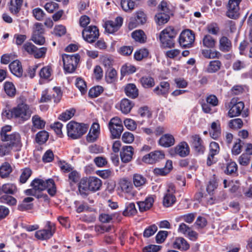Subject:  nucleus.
<instances>
[{
	"mask_svg": "<svg viewBox=\"0 0 252 252\" xmlns=\"http://www.w3.org/2000/svg\"><path fill=\"white\" fill-rule=\"evenodd\" d=\"M243 144L240 139H237L232 149V154L235 155L239 154L241 152V148Z\"/></svg>",
	"mask_w": 252,
	"mask_h": 252,
	"instance_id": "0e129e2a",
	"label": "nucleus"
},
{
	"mask_svg": "<svg viewBox=\"0 0 252 252\" xmlns=\"http://www.w3.org/2000/svg\"><path fill=\"white\" fill-rule=\"evenodd\" d=\"M209 133L211 137L214 139H217L220 136V123L219 120L212 123Z\"/></svg>",
	"mask_w": 252,
	"mask_h": 252,
	"instance_id": "bb28decb",
	"label": "nucleus"
},
{
	"mask_svg": "<svg viewBox=\"0 0 252 252\" xmlns=\"http://www.w3.org/2000/svg\"><path fill=\"white\" fill-rule=\"evenodd\" d=\"M216 41L210 35H206L203 39V44L208 48H213L215 46Z\"/></svg>",
	"mask_w": 252,
	"mask_h": 252,
	"instance_id": "13d9d810",
	"label": "nucleus"
},
{
	"mask_svg": "<svg viewBox=\"0 0 252 252\" xmlns=\"http://www.w3.org/2000/svg\"><path fill=\"white\" fill-rule=\"evenodd\" d=\"M14 149L11 146L5 142L0 144V156L2 157L10 153V151Z\"/></svg>",
	"mask_w": 252,
	"mask_h": 252,
	"instance_id": "864d4df0",
	"label": "nucleus"
},
{
	"mask_svg": "<svg viewBox=\"0 0 252 252\" xmlns=\"http://www.w3.org/2000/svg\"><path fill=\"white\" fill-rule=\"evenodd\" d=\"M202 53L207 59L219 58L220 56V53L216 50H203Z\"/></svg>",
	"mask_w": 252,
	"mask_h": 252,
	"instance_id": "09e8293b",
	"label": "nucleus"
},
{
	"mask_svg": "<svg viewBox=\"0 0 252 252\" xmlns=\"http://www.w3.org/2000/svg\"><path fill=\"white\" fill-rule=\"evenodd\" d=\"M148 55V52L147 49H140L135 52L134 55L135 59L137 61H141L144 58L146 57Z\"/></svg>",
	"mask_w": 252,
	"mask_h": 252,
	"instance_id": "e2e57ef3",
	"label": "nucleus"
},
{
	"mask_svg": "<svg viewBox=\"0 0 252 252\" xmlns=\"http://www.w3.org/2000/svg\"><path fill=\"white\" fill-rule=\"evenodd\" d=\"M120 186L122 190L133 197L135 192L133 190V187L131 183L126 178L121 179L119 182Z\"/></svg>",
	"mask_w": 252,
	"mask_h": 252,
	"instance_id": "b1692460",
	"label": "nucleus"
},
{
	"mask_svg": "<svg viewBox=\"0 0 252 252\" xmlns=\"http://www.w3.org/2000/svg\"><path fill=\"white\" fill-rule=\"evenodd\" d=\"M122 9L126 12L131 11L135 7V2L132 0H121Z\"/></svg>",
	"mask_w": 252,
	"mask_h": 252,
	"instance_id": "37998d69",
	"label": "nucleus"
},
{
	"mask_svg": "<svg viewBox=\"0 0 252 252\" xmlns=\"http://www.w3.org/2000/svg\"><path fill=\"white\" fill-rule=\"evenodd\" d=\"M218 186V183L214 178L210 180L206 188L207 191L210 194H213V191L217 189Z\"/></svg>",
	"mask_w": 252,
	"mask_h": 252,
	"instance_id": "69168bd1",
	"label": "nucleus"
},
{
	"mask_svg": "<svg viewBox=\"0 0 252 252\" xmlns=\"http://www.w3.org/2000/svg\"><path fill=\"white\" fill-rule=\"evenodd\" d=\"M23 3V0H10L9 4V9L13 14H17L21 9Z\"/></svg>",
	"mask_w": 252,
	"mask_h": 252,
	"instance_id": "c9c22d12",
	"label": "nucleus"
},
{
	"mask_svg": "<svg viewBox=\"0 0 252 252\" xmlns=\"http://www.w3.org/2000/svg\"><path fill=\"white\" fill-rule=\"evenodd\" d=\"M75 112V110L73 108L67 110L60 115L59 119L63 121L66 122L74 115Z\"/></svg>",
	"mask_w": 252,
	"mask_h": 252,
	"instance_id": "de8ad7c7",
	"label": "nucleus"
},
{
	"mask_svg": "<svg viewBox=\"0 0 252 252\" xmlns=\"http://www.w3.org/2000/svg\"><path fill=\"white\" fill-rule=\"evenodd\" d=\"M226 107L229 109L228 116L230 118L239 116L244 108V103L242 101H237L235 98H232Z\"/></svg>",
	"mask_w": 252,
	"mask_h": 252,
	"instance_id": "1a4fd4ad",
	"label": "nucleus"
},
{
	"mask_svg": "<svg viewBox=\"0 0 252 252\" xmlns=\"http://www.w3.org/2000/svg\"><path fill=\"white\" fill-rule=\"evenodd\" d=\"M175 152L181 157H185L189 154V147L187 142H182L175 147Z\"/></svg>",
	"mask_w": 252,
	"mask_h": 252,
	"instance_id": "a878e982",
	"label": "nucleus"
},
{
	"mask_svg": "<svg viewBox=\"0 0 252 252\" xmlns=\"http://www.w3.org/2000/svg\"><path fill=\"white\" fill-rule=\"evenodd\" d=\"M243 123L242 119L236 118L231 120L228 123L230 128L232 129H239L242 127Z\"/></svg>",
	"mask_w": 252,
	"mask_h": 252,
	"instance_id": "bf43d9fd",
	"label": "nucleus"
},
{
	"mask_svg": "<svg viewBox=\"0 0 252 252\" xmlns=\"http://www.w3.org/2000/svg\"><path fill=\"white\" fill-rule=\"evenodd\" d=\"M135 20L139 25H143L147 21V17L146 14L142 11L137 12Z\"/></svg>",
	"mask_w": 252,
	"mask_h": 252,
	"instance_id": "338daca9",
	"label": "nucleus"
},
{
	"mask_svg": "<svg viewBox=\"0 0 252 252\" xmlns=\"http://www.w3.org/2000/svg\"><path fill=\"white\" fill-rule=\"evenodd\" d=\"M9 68L11 73L18 77H21L23 74V69L21 62L15 60L11 63Z\"/></svg>",
	"mask_w": 252,
	"mask_h": 252,
	"instance_id": "5701e85b",
	"label": "nucleus"
},
{
	"mask_svg": "<svg viewBox=\"0 0 252 252\" xmlns=\"http://www.w3.org/2000/svg\"><path fill=\"white\" fill-rule=\"evenodd\" d=\"M174 249L186 251L189 248V245L187 241L183 238H177L173 244Z\"/></svg>",
	"mask_w": 252,
	"mask_h": 252,
	"instance_id": "2f4dec72",
	"label": "nucleus"
},
{
	"mask_svg": "<svg viewBox=\"0 0 252 252\" xmlns=\"http://www.w3.org/2000/svg\"><path fill=\"white\" fill-rule=\"evenodd\" d=\"M195 36L193 32L189 30L183 31L179 36V42L183 47H190L193 43Z\"/></svg>",
	"mask_w": 252,
	"mask_h": 252,
	"instance_id": "9b49d317",
	"label": "nucleus"
},
{
	"mask_svg": "<svg viewBox=\"0 0 252 252\" xmlns=\"http://www.w3.org/2000/svg\"><path fill=\"white\" fill-rule=\"evenodd\" d=\"M51 67L48 65L42 68L39 72L40 78L45 80H50V77L52 73Z\"/></svg>",
	"mask_w": 252,
	"mask_h": 252,
	"instance_id": "49530a36",
	"label": "nucleus"
},
{
	"mask_svg": "<svg viewBox=\"0 0 252 252\" xmlns=\"http://www.w3.org/2000/svg\"><path fill=\"white\" fill-rule=\"evenodd\" d=\"M31 186L39 192L47 189L48 193L51 196H54L57 191L54 181L52 179L44 181L36 178L32 182Z\"/></svg>",
	"mask_w": 252,
	"mask_h": 252,
	"instance_id": "f257e3e1",
	"label": "nucleus"
},
{
	"mask_svg": "<svg viewBox=\"0 0 252 252\" xmlns=\"http://www.w3.org/2000/svg\"><path fill=\"white\" fill-rule=\"evenodd\" d=\"M221 65V62L219 60L212 61L206 69V71L208 73H215L219 70Z\"/></svg>",
	"mask_w": 252,
	"mask_h": 252,
	"instance_id": "4c0bfd02",
	"label": "nucleus"
},
{
	"mask_svg": "<svg viewBox=\"0 0 252 252\" xmlns=\"http://www.w3.org/2000/svg\"><path fill=\"white\" fill-rule=\"evenodd\" d=\"M13 113L14 115V118L22 122H25L30 119L32 111L28 105L22 103L13 108Z\"/></svg>",
	"mask_w": 252,
	"mask_h": 252,
	"instance_id": "423d86ee",
	"label": "nucleus"
},
{
	"mask_svg": "<svg viewBox=\"0 0 252 252\" xmlns=\"http://www.w3.org/2000/svg\"><path fill=\"white\" fill-rule=\"evenodd\" d=\"M56 227L54 224L47 221L46 228L36 231L35 237L39 240H44L50 239L54 234Z\"/></svg>",
	"mask_w": 252,
	"mask_h": 252,
	"instance_id": "9d476101",
	"label": "nucleus"
},
{
	"mask_svg": "<svg viewBox=\"0 0 252 252\" xmlns=\"http://www.w3.org/2000/svg\"><path fill=\"white\" fill-rule=\"evenodd\" d=\"M80 58V57L78 54H63L62 59L64 71L69 73L73 72L76 68Z\"/></svg>",
	"mask_w": 252,
	"mask_h": 252,
	"instance_id": "20e7f679",
	"label": "nucleus"
},
{
	"mask_svg": "<svg viewBox=\"0 0 252 252\" xmlns=\"http://www.w3.org/2000/svg\"><path fill=\"white\" fill-rule=\"evenodd\" d=\"M100 133V126L97 123H94L87 136V140L89 142H94L98 138Z\"/></svg>",
	"mask_w": 252,
	"mask_h": 252,
	"instance_id": "4be33fe9",
	"label": "nucleus"
},
{
	"mask_svg": "<svg viewBox=\"0 0 252 252\" xmlns=\"http://www.w3.org/2000/svg\"><path fill=\"white\" fill-rule=\"evenodd\" d=\"M175 143L174 136L170 133L162 134L158 141V144L161 147L169 148Z\"/></svg>",
	"mask_w": 252,
	"mask_h": 252,
	"instance_id": "412c9836",
	"label": "nucleus"
},
{
	"mask_svg": "<svg viewBox=\"0 0 252 252\" xmlns=\"http://www.w3.org/2000/svg\"><path fill=\"white\" fill-rule=\"evenodd\" d=\"M103 92L101 86H97L92 88L89 92V96L91 98L96 97Z\"/></svg>",
	"mask_w": 252,
	"mask_h": 252,
	"instance_id": "5fc2aeb1",
	"label": "nucleus"
},
{
	"mask_svg": "<svg viewBox=\"0 0 252 252\" xmlns=\"http://www.w3.org/2000/svg\"><path fill=\"white\" fill-rule=\"evenodd\" d=\"M106 81L108 83H112L117 79V71L113 68L108 69L105 74Z\"/></svg>",
	"mask_w": 252,
	"mask_h": 252,
	"instance_id": "a18cd8bd",
	"label": "nucleus"
},
{
	"mask_svg": "<svg viewBox=\"0 0 252 252\" xmlns=\"http://www.w3.org/2000/svg\"><path fill=\"white\" fill-rule=\"evenodd\" d=\"M137 211L134 203H129L126 204V208L123 212L125 217L132 216L136 214Z\"/></svg>",
	"mask_w": 252,
	"mask_h": 252,
	"instance_id": "e433bc0d",
	"label": "nucleus"
},
{
	"mask_svg": "<svg viewBox=\"0 0 252 252\" xmlns=\"http://www.w3.org/2000/svg\"><path fill=\"white\" fill-rule=\"evenodd\" d=\"M0 202L7 204L9 205H14L16 204V199L12 196L6 194L3 195L0 197Z\"/></svg>",
	"mask_w": 252,
	"mask_h": 252,
	"instance_id": "603ef678",
	"label": "nucleus"
},
{
	"mask_svg": "<svg viewBox=\"0 0 252 252\" xmlns=\"http://www.w3.org/2000/svg\"><path fill=\"white\" fill-rule=\"evenodd\" d=\"M32 122L33 126L32 129H42L45 125V121L42 120L38 115H34L32 117Z\"/></svg>",
	"mask_w": 252,
	"mask_h": 252,
	"instance_id": "79ce46f5",
	"label": "nucleus"
},
{
	"mask_svg": "<svg viewBox=\"0 0 252 252\" xmlns=\"http://www.w3.org/2000/svg\"><path fill=\"white\" fill-rule=\"evenodd\" d=\"M88 178H82L78 185V190L82 196H86L88 194L90 191V187L89 186Z\"/></svg>",
	"mask_w": 252,
	"mask_h": 252,
	"instance_id": "473e14b6",
	"label": "nucleus"
},
{
	"mask_svg": "<svg viewBox=\"0 0 252 252\" xmlns=\"http://www.w3.org/2000/svg\"><path fill=\"white\" fill-rule=\"evenodd\" d=\"M157 230L158 227L156 225H151L144 230L143 235L145 237H149L154 235Z\"/></svg>",
	"mask_w": 252,
	"mask_h": 252,
	"instance_id": "774afa93",
	"label": "nucleus"
},
{
	"mask_svg": "<svg viewBox=\"0 0 252 252\" xmlns=\"http://www.w3.org/2000/svg\"><path fill=\"white\" fill-rule=\"evenodd\" d=\"M159 12L155 16L157 24L161 25L166 23L169 20L172 12L166 1H162L158 5Z\"/></svg>",
	"mask_w": 252,
	"mask_h": 252,
	"instance_id": "39448f33",
	"label": "nucleus"
},
{
	"mask_svg": "<svg viewBox=\"0 0 252 252\" xmlns=\"http://www.w3.org/2000/svg\"><path fill=\"white\" fill-rule=\"evenodd\" d=\"M154 198L153 196H149L144 201L137 202L139 211L141 212L146 211L150 209L153 205Z\"/></svg>",
	"mask_w": 252,
	"mask_h": 252,
	"instance_id": "cd10ccee",
	"label": "nucleus"
},
{
	"mask_svg": "<svg viewBox=\"0 0 252 252\" xmlns=\"http://www.w3.org/2000/svg\"><path fill=\"white\" fill-rule=\"evenodd\" d=\"M31 39L35 44L39 45H43L45 42L43 34L32 33Z\"/></svg>",
	"mask_w": 252,
	"mask_h": 252,
	"instance_id": "4d7b16f0",
	"label": "nucleus"
},
{
	"mask_svg": "<svg viewBox=\"0 0 252 252\" xmlns=\"http://www.w3.org/2000/svg\"><path fill=\"white\" fill-rule=\"evenodd\" d=\"M191 146L198 154H203L205 150L203 140L199 135H193L191 137Z\"/></svg>",
	"mask_w": 252,
	"mask_h": 252,
	"instance_id": "a211bd4d",
	"label": "nucleus"
},
{
	"mask_svg": "<svg viewBox=\"0 0 252 252\" xmlns=\"http://www.w3.org/2000/svg\"><path fill=\"white\" fill-rule=\"evenodd\" d=\"M14 148V151H19L21 147L20 135L18 133L14 132L6 136L5 139H1Z\"/></svg>",
	"mask_w": 252,
	"mask_h": 252,
	"instance_id": "dca6fc26",
	"label": "nucleus"
},
{
	"mask_svg": "<svg viewBox=\"0 0 252 252\" xmlns=\"http://www.w3.org/2000/svg\"><path fill=\"white\" fill-rule=\"evenodd\" d=\"M134 105L132 101L127 98H124L120 102V109L123 114H127L130 112Z\"/></svg>",
	"mask_w": 252,
	"mask_h": 252,
	"instance_id": "c85d7f7f",
	"label": "nucleus"
},
{
	"mask_svg": "<svg viewBox=\"0 0 252 252\" xmlns=\"http://www.w3.org/2000/svg\"><path fill=\"white\" fill-rule=\"evenodd\" d=\"M135 71V67L131 64H126L123 65L121 69V74L123 76L133 73Z\"/></svg>",
	"mask_w": 252,
	"mask_h": 252,
	"instance_id": "8fccbe9b",
	"label": "nucleus"
},
{
	"mask_svg": "<svg viewBox=\"0 0 252 252\" xmlns=\"http://www.w3.org/2000/svg\"><path fill=\"white\" fill-rule=\"evenodd\" d=\"M132 38L136 41L141 43L145 42V34L142 31H135L132 33Z\"/></svg>",
	"mask_w": 252,
	"mask_h": 252,
	"instance_id": "052dcab7",
	"label": "nucleus"
},
{
	"mask_svg": "<svg viewBox=\"0 0 252 252\" xmlns=\"http://www.w3.org/2000/svg\"><path fill=\"white\" fill-rule=\"evenodd\" d=\"M242 0H229L226 16L231 19H236L239 16V4Z\"/></svg>",
	"mask_w": 252,
	"mask_h": 252,
	"instance_id": "ddd939ff",
	"label": "nucleus"
},
{
	"mask_svg": "<svg viewBox=\"0 0 252 252\" xmlns=\"http://www.w3.org/2000/svg\"><path fill=\"white\" fill-rule=\"evenodd\" d=\"M232 47L231 41L226 37L222 36L220 39V51L226 52L230 50Z\"/></svg>",
	"mask_w": 252,
	"mask_h": 252,
	"instance_id": "f704fd0d",
	"label": "nucleus"
},
{
	"mask_svg": "<svg viewBox=\"0 0 252 252\" xmlns=\"http://www.w3.org/2000/svg\"><path fill=\"white\" fill-rule=\"evenodd\" d=\"M132 182L136 188L140 189L146 185L147 183V180L143 175L135 173L133 175Z\"/></svg>",
	"mask_w": 252,
	"mask_h": 252,
	"instance_id": "393cba45",
	"label": "nucleus"
},
{
	"mask_svg": "<svg viewBox=\"0 0 252 252\" xmlns=\"http://www.w3.org/2000/svg\"><path fill=\"white\" fill-rule=\"evenodd\" d=\"M177 32L172 27H168L162 30L159 34V39L165 47L172 48L174 46V39Z\"/></svg>",
	"mask_w": 252,
	"mask_h": 252,
	"instance_id": "7ed1b4c3",
	"label": "nucleus"
},
{
	"mask_svg": "<svg viewBox=\"0 0 252 252\" xmlns=\"http://www.w3.org/2000/svg\"><path fill=\"white\" fill-rule=\"evenodd\" d=\"M82 36L85 41L89 43H93L98 38V29L95 26H89L84 29Z\"/></svg>",
	"mask_w": 252,
	"mask_h": 252,
	"instance_id": "f8f14e48",
	"label": "nucleus"
},
{
	"mask_svg": "<svg viewBox=\"0 0 252 252\" xmlns=\"http://www.w3.org/2000/svg\"><path fill=\"white\" fill-rule=\"evenodd\" d=\"M134 154V149L131 146H125L122 148L120 152L121 161L124 163H128L132 159Z\"/></svg>",
	"mask_w": 252,
	"mask_h": 252,
	"instance_id": "aec40b11",
	"label": "nucleus"
},
{
	"mask_svg": "<svg viewBox=\"0 0 252 252\" xmlns=\"http://www.w3.org/2000/svg\"><path fill=\"white\" fill-rule=\"evenodd\" d=\"M75 85L79 90L82 94H84L86 93L87 91V85L84 80L80 78H77Z\"/></svg>",
	"mask_w": 252,
	"mask_h": 252,
	"instance_id": "6e6d98bb",
	"label": "nucleus"
},
{
	"mask_svg": "<svg viewBox=\"0 0 252 252\" xmlns=\"http://www.w3.org/2000/svg\"><path fill=\"white\" fill-rule=\"evenodd\" d=\"M125 92L126 95L131 98H135L138 95V90L134 84H127L125 88Z\"/></svg>",
	"mask_w": 252,
	"mask_h": 252,
	"instance_id": "7c9ffc66",
	"label": "nucleus"
},
{
	"mask_svg": "<svg viewBox=\"0 0 252 252\" xmlns=\"http://www.w3.org/2000/svg\"><path fill=\"white\" fill-rule=\"evenodd\" d=\"M32 173V170L28 168H26L23 170L22 174L20 177V183L24 184L25 183Z\"/></svg>",
	"mask_w": 252,
	"mask_h": 252,
	"instance_id": "680f3d73",
	"label": "nucleus"
},
{
	"mask_svg": "<svg viewBox=\"0 0 252 252\" xmlns=\"http://www.w3.org/2000/svg\"><path fill=\"white\" fill-rule=\"evenodd\" d=\"M23 48L29 54L35 59L43 58L45 57L47 48L45 47L37 48L31 42H27L23 45Z\"/></svg>",
	"mask_w": 252,
	"mask_h": 252,
	"instance_id": "6e6552de",
	"label": "nucleus"
},
{
	"mask_svg": "<svg viewBox=\"0 0 252 252\" xmlns=\"http://www.w3.org/2000/svg\"><path fill=\"white\" fill-rule=\"evenodd\" d=\"M88 127L87 125L71 121L66 126L67 135L73 139H78L86 133Z\"/></svg>",
	"mask_w": 252,
	"mask_h": 252,
	"instance_id": "f03ea898",
	"label": "nucleus"
},
{
	"mask_svg": "<svg viewBox=\"0 0 252 252\" xmlns=\"http://www.w3.org/2000/svg\"><path fill=\"white\" fill-rule=\"evenodd\" d=\"M88 183L90 187V190L96 191L99 189L102 185L101 181L98 178L95 177H90L89 178Z\"/></svg>",
	"mask_w": 252,
	"mask_h": 252,
	"instance_id": "c756f323",
	"label": "nucleus"
},
{
	"mask_svg": "<svg viewBox=\"0 0 252 252\" xmlns=\"http://www.w3.org/2000/svg\"><path fill=\"white\" fill-rule=\"evenodd\" d=\"M108 126L112 139H117L120 137L124 130V127L122 122L120 118L115 117L111 119Z\"/></svg>",
	"mask_w": 252,
	"mask_h": 252,
	"instance_id": "0eeeda50",
	"label": "nucleus"
},
{
	"mask_svg": "<svg viewBox=\"0 0 252 252\" xmlns=\"http://www.w3.org/2000/svg\"><path fill=\"white\" fill-rule=\"evenodd\" d=\"M48 137V133L45 130H42L36 134L35 140L37 143L42 144L46 142Z\"/></svg>",
	"mask_w": 252,
	"mask_h": 252,
	"instance_id": "c03bdc74",
	"label": "nucleus"
},
{
	"mask_svg": "<svg viewBox=\"0 0 252 252\" xmlns=\"http://www.w3.org/2000/svg\"><path fill=\"white\" fill-rule=\"evenodd\" d=\"M140 82L142 86L145 89L153 87L155 85V79L149 75H145L140 79Z\"/></svg>",
	"mask_w": 252,
	"mask_h": 252,
	"instance_id": "72a5a7b5",
	"label": "nucleus"
},
{
	"mask_svg": "<svg viewBox=\"0 0 252 252\" xmlns=\"http://www.w3.org/2000/svg\"><path fill=\"white\" fill-rule=\"evenodd\" d=\"M123 23V19L121 17H116L114 21H108L105 23V31L109 33H113L120 29Z\"/></svg>",
	"mask_w": 252,
	"mask_h": 252,
	"instance_id": "f3484780",
	"label": "nucleus"
},
{
	"mask_svg": "<svg viewBox=\"0 0 252 252\" xmlns=\"http://www.w3.org/2000/svg\"><path fill=\"white\" fill-rule=\"evenodd\" d=\"M1 189L3 193L9 194H14L17 190L16 186L12 183H7L3 185Z\"/></svg>",
	"mask_w": 252,
	"mask_h": 252,
	"instance_id": "ea45409f",
	"label": "nucleus"
},
{
	"mask_svg": "<svg viewBox=\"0 0 252 252\" xmlns=\"http://www.w3.org/2000/svg\"><path fill=\"white\" fill-rule=\"evenodd\" d=\"M11 172L12 167L7 162L4 163L0 167V176L2 178L8 177Z\"/></svg>",
	"mask_w": 252,
	"mask_h": 252,
	"instance_id": "a19ab883",
	"label": "nucleus"
},
{
	"mask_svg": "<svg viewBox=\"0 0 252 252\" xmlns=\"http://www.w3.org/2000/svg\"><path fill=\"white\" fill-rule=\"evenodd\" d=\"M170 85L167 81H161L159 84L155 87L153 92L158 96L166 97L169 92Z\"/></svg>",
	"mask_w": 252,
	"mask_h": 252,
	"instance_id": "6ab92c4d",
	"label": "nucleus"
},
{
	"mask_svg": "<svg viewBox=\"0 0 252 252\" xmlns=\"http://www.w3.org/2000/svg\"><path fill=\"white\" fill-rule=\"evenodd\" d=\"M32 13L35 19L39 21H43L46 16L43 10L39 7L34 8L32 10Z\"/></svg>",
	"mask_w": 252,
	"mask_h": 252,
	"instance_id": "3c124183",
	"label": "nucleus"
},
{
	"mask_svg": "<svg viewBox=\"0 0 252 252\" xmlns=\"http://www.w3.org/2000/svg\"><path fill=\"white\" fill-rule=\"evenodd\" d=\"M4 90L6 94L9 97H13L16 94V88L11 82H5L4 84Z\"/></svg>",
	"mask_w": 252,
	"mask_h": 252,
	"instance_id": "58836bf2",
	"label": "nucleus"
},
{
	"mask_svg": "<svg viewBox=\"0 0 252 252\" xmlns=\"http://www.w3.org/2000/svg\"><path fill=\"white\" fill-rule=\"evenodd\" d=\"M175 192V188L174 185L170 184L163 197V205L164 207H169L175 203L176 201V197L174 195Z\"/></svg>",
	"mask_w": 252,
	"mask_h": 252,
	"instance_id": "4468645a",
	"label": "nucleus"
},
{
	"mask_svg": "<svg viewBox=\"0 0 252 252\" xmlns=\"http://www.w3.org/2000/svg\"><path fill=\"white\" fill-rule=\"evenodd\" d=\"M164 154L161 151H155L143 157L142 161L146 163L153 164L164 158Z\"/></svg>",
	"mask_w": 252,
	"mask_h": 252,
	"instance_id": "2eb2a0df",
	"label": "nucleus"
}]
</instances>
